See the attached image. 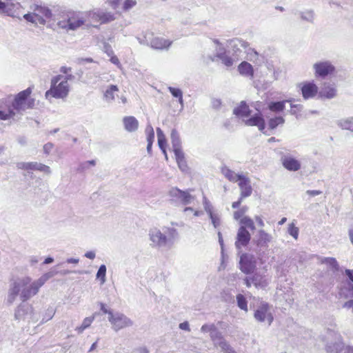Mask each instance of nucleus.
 <instances>
[{
  "instance_id": "f257e3e1",
  "label": "nucleus",
  "mask_w": 353,
  "mask_h": 353,
  "mask_svg": "<svg viewBox=\"0 0 353 353\" xmlns=\"http://www.w3.org/2000/svg\"><path fill=\"white\" fill-rule=\"evenodd\" d=\"M54 273L48 272L42 275L37 280L32 282L29 276L22 277L14 281L10 285L8 292L7 303L12 305L18 295L23 302L30 299L39 292V288L52 276Z\"/></svg>"
},
{
  "instance_id": "f03ea898",
  "label": "nucleus",
  "mask_w": 353,
  "mask_h": 353,
  "mask_svg": "<svg viewBox=\"0 0 353 353\" xmlns=\"http://www.w3.org/2000/svg\"><path fill=\"white\" fill-rule=\"evenodd\" d=\"M148 235L152 248H170L177 238L178 232L174 228L164 227L162 230L154 228L150 230Z\"/></svg>"
},
{
  "instance_id": "7ed1b4c3",
  "label": "nucleus",
  "mask_w": 353,
  "mask_h": 353,
  "mask_svg": "<svg viewBox=\"0 0 353 353\" xmlns=\"http://www.w3.org/2000/svg\"><path fill=\"white\" fill-rule=\"evenodd\" d=\"M233 113L241 117L246 125L256 126L261 132H264L265 123L262 114H255L250 117L251 110L245 101H241L240 105L234 109Z\"/></svg>"
},
{
  "instance_id": "20e7f679",
  "label": "nucleus",
  "mask_w": 353,
  "mask_h": 353,
  "mask_svg": "<svg viewBox=\"0 0 353 353\" xmlns=\"http://www.w3.org/2000/svg\"><path fill=\"white\" fill-rule=\"evenodd\" d=\"M62 75H57L51 79L50 90H47L45 97L47 99L50 97L55 99H64L70 92V85L65 80H61Z\"/></svg>"
},
{
  "instance_id": "39448f33",
  "label": "nucleus",
  "mask_w": 353,
  "mask_h": 353,
  "mask_svg": "<svg viewBox=\"0 0 353 353\" xmlns=\"http://www.w3.org/2000/svg\"><path fill=\"white\" fill-rule=\"evenodd\" d=\"M32 89H27L18 93L10 106L16 112V115L22 114L26 110L31 109L34 105V99L30 97Z\"/></svg>"
},
{
  "instance_id": "423d86ee",
  "label": "nucleus",
  "mask_w": 353,
  "mask_h": 353,
  "mask_svg": "<svg viewBox=\"0 0 353 353\" xmlns=\"http://www.w3.org/2000/svg\"><path fill=\"white\" fill-rule=\"evenodd\" d=\"M85 14L81 12H68L62 16L57 25L59 28L68 30H76L85 22Z\"/></svg>"
},
{
  "instance_id": "0eeeda50",
  "label": "nucleus",
  "mask_w": 353,
  "mask_h": 353,
  "mask_svg": "<svg viewBox=\"0 0 353 353\" xmlns=\"http://www.w3.org/2000/svg\"><path fill=\"white\" fill-rule=\"evenodd\" d=\"M325 349L327 353H339L344 348L341 335L328 329L324 336Z\"/></svg>"
},
{
  "instance_id": "6e6552de",
  "label": "nucleus",
  "mask_w": 353,
  "mask_h": 353,
  "mask_svg": "<svg viewBox=\"0 0 353 353\" xmlns=\"http://www.w3.org/2000/svg\"><path fill=\"white\" fill-rule=\"evenodd\" d=\"M254 318L257 322L267 323L270 325L274 320L271 305L265 301H261L254 310Z\"/></svg>"
},
{
  "instance_id": "1a4fd4ad",
  "label": "nucleus",
  "mask_w": 353,
  "mask_h": 353,
  "mask_svg": "<svg viewBox=\"0 0 353 353\" xmlns=\"http://www.w3.org/2000/svg\"><path fill=\"white\" fill-rule=\"evenodd\" d=\"M108 321L110 323L112 330L115 332L130 327L134 324L132 320L119 312H114L113 314L108 316Z\"/></svg>"
},
{
  "instance_id": "9d476101",
  "label": "nucleus",
  "mask_w": 353,
  "mask_h": 353,
  "mask_svg": "<svg viewBox=\"0 0 353 353\" xmlns=\"http://www.w3.org/2000/svg\"><path fill=\"white\" fill-rule=\"evenodd\" d=\"M14 319L17 321H35L37 319L35 318L33 307L31 305L27 303H21L15 310Z\"/></svg>"
},
{
  "instance_id": "9b49d317",
  "label": "nucleus",
  "mask_w": 353,
  "mask_h": 353,
  "mask_svg": "<svg viewBox=\"0 0 353 353\" xmlns=\"http://www.w3.org/2000/svg\"><path fill=\"white\" fill-rule=\"evenodd\" d=\"M313 70L314 76L316 78L325 79L328 75H331L335 71V67L333 63L327 60L319 61L314 63Z\"/></svg>"
},
{
  "instance_id": "f8f14e48",
  "label": "nucleus",
  "mask_w": 353,
  "mask_h": 353,
  "mask_svg": "<svg viewBox=\"0 0 353 353\" xmlns=\"http://www.w3.org/2000/svg\"><path fill=\"white\" fill-rule=\"evenodd\" d=\"M171 201L186 205L190 204L195 199L190 194V190L182 191L177 188H172L169 191Z\"/></svg>"
},
{
  "instance_id": "ddd939ff",
  "label": "nucleus",
  "mask_w": 353,
  "mask_h": 353,
  "mask_svg": "<svg viewBox=\"0 0 353 353\" xmlns=\"http://www.w3.org/2000/svg\"><path fill=\"white\" fill-rule=\"evenodd\" d=\"M281 161L282 165L288 171L296 172L301 168V161L290 154H283Z\"/></svg>"
},
{
  "instance_id": "4468645a",
  "label": "nucleus",
  "mask_w": 353,
  "mask_h": 353,
  "mask_svg": "<svg viewBox=\"0 0 353 353\" xmlns=\"http://www.w3.org/2000/svg\"><path fill=\"white\" fill-rule=\"evenodd\" d=\"M299 86L304 99H312L319 94V88L314 81L303 82Z\"/></svg>"
},
{
  "instance_id": "2eb2a0df",
  "label": "nucleus",
  "mask_w": 353,
  "mask_h": 353,
  "mask_svg": "<svg viewBox=\"0 0 353 353\" xmlns=\"http://www.w3.org/2000/svg\"><path fill=\"white\" fill-rule=\"evenodd\" d=\"M32 11H34V14L36 15L38 23L42 25L46 23V19H50L52 17L51 10L45 6L34 4L31 6Z\"/></svg>"
},
{
  "instance_id": "dca6fc26",
  "label": "nucleus",
  "mask_w": 353,
  "mask_h": 353,
  "mask_svg": "<svg viewBox=\"0 0 353 353\" xmlns=\"http://www.w3.org/2000/svg\"><path fill=\"white\" fill-rule=\"evenodd\" d=\"M17 168L26 170H39L48 174L51 173L49 166L37 162H19L17 163Z\"/></svg>"
},
{
  "instance_id": "f3484780",
  "label": "nucleus",
  "mask_w": 353,
  "mask_h": 353,
  "mask_svg": "<svg viewBox=\"0 0 353 353\" xmlns=\"http://www.w3.org/2000/svg\"><path fill=\"white\" fill-rule=\"evenodd\" d=\"M256 268L254 257L249 254H243L240 260V269L245 274L252 273Z\"/></svg>"
},
{
  "instance_id": "a211bd4d",
  "label": "nucleus",
  "mask_w": 353,
  "mask_h": 353,
  "mask_svg": "<svg viewBox=\"0 0 353 353\" xmlns=\"http://www.w3.org/2000/svg\"><path fill=\"white\" fill-rule=\"evenodd\" d=\"M251 239V234L244 227H239L237 231L235 246L237 250H240L242 247H245Z\"/></svg>"
},
{
  "instance_id": "6ab92c4d",
  "label": "nucleus",
  "mask_w": 353,
  "mask_h": 353,
  "mask_svg": "<svg viewBox=\"0 0 353 353\" xmlns=\"http://www.w3.org/2000/svg\"><path fill=\"white\" fill-rule=\"evenodd\" d=\"M272 239L273 237L270 234L266 232L264 230L261 229L258 230L254 241L258 247L267 248L268 246V243L272 241Z\"/></svg>"
},
{
  "instance_id": "aec40b11",
  "label": "nucleus",
  "mask_w": 353,
  "mask_h": 353,
  "mask_svg": "<svg viewBox=\"0 0 353 353\" xmlns=\"http://www.w3.org/2000/svg\"><path fill=\"white\" fill-rule=\"evenodd\" d=\"M336 96V89L334 85L324 83L319 92V97L321 99H333Z\"/></svg>"
},
{
  "instance_id": "412c9836",
  "label": "nucleus",
  "mask_w": 353,
  "mask_h": 353,
  "mask_svg": "<svg viewBox=\"0 0 353 353\" xmlns=\"http://www.w3.org/2000/svg\"><path fill=\"white\" fill-rule=\"evenodd\" d=\"M239 186L241 189V199L248 197L251 195L252 189L250 185V181L248 177H246L245 176H243L239 181Z\"/></svg>"
},
{
  "instance_id": "4be33fe9",
  "label": "nucleus",
  "mask_w": 353,
  "mask_h": 353,
  "mask_svg": "<svg viewBox=\"0 0 353 353\" xmlns=\"http://www.w3.org/2000/svg\"><path fill=\"white\" fill-rule=\"evenodd\" d=\"M252 282L256 288H265L270 283V278L265 274L256 272L252 276Z\"/></svg>"
},
{
  "instance_id": "5701e85b",
  "label": "nucleus",
  "mask_w": 353,
  "mask_h": 353,
  "mask_svg": "<svg viewBox=\"0 0 353 353\" xmlns=\"http://www.w3.org/2000/svg\"><path fill=\"white\" fill-rule=\"evenodd\" d=\"M123 123L125 130L129 132H135L139 128L138 120L132 116L125 117Z\"/></svg>"
},
{
  "instance_id": "b1692460",
  "label": "nucleus",
  "mask_w": 353,
  "mask_h": 353,
  "mask_svg": "<svg viewBox=\"0 0 353 353\" xmlns=\"http://www.w3.org/2000/svg\"><path fill=\"white\" fill-rule=\"evenodd\" d=\"M172 42L163 38L155 37L150 41V46L152 48L157 50L168 49L171 45Z\"/></svg>"
},
{
  "instance_id": "393cba45",
  "label": "nucleus",
  "mask_w": 353,
  "mask_h": 353,
  "mask_svg": "<svg viewBox=\"0 0 353 353\" xmlns=\"http://www.w3.org/2000/svg\"><path fill=\"white\" fill-rule=\"evenodd\" d=\"M238 70L241 74L250 78L253 77L254 70L250 63L243 61L239 65Z\"/></svg>"
},
{
  "instance_id": "a878e982",
  "label": "nucleus",
  "mask_w": 353,
  "mask_h": 353,
  "mask_svg": "<svg viewBox=\"0 0 353 353\" xmlns=\"http://www.w3.org/2000/svg\"><path fill=\"white\" fill-rule=\"evenodd\" d=\"M221 172L229 181L232 182L239 181L244 176L243 174L235 173L227 167H223L221 168Z\"/></svg>"
},
{
  "instance_id": "bb28decb",
  "label": "nucleus",
  "mask_w": 353,
  "mask_h": 353,
  "mask_svg": "<svg viewBox=\"0 0 353 353\" xmlns=\"http://www.w3.org/2000/svg\"><path fill=\"white\" fill-rule=\"evenodd\" d=\"M171 142L174 153L177 151H182L180 136L175 129H173L171 132Z\"/></svg>"
},
{
  "instance_id": "cd10ccee",
  "label": "nucleus",
  "mask_w": 353,
  "mask_h": 353,
  "mask_svg": "<svg viewBox=\"0 0 353 353\" xmlns=\"http://www.w3.org/2000/svg\"><path fill=\"white\" fill-rule=\"evenodd\" d=\"M336 124L342 130L353 132V117L341 119L337 121Z\"/></svg>"
},
{
  "instance_id": "c85d7f7f",
  "label": "nucleus",
  "mask_w": 353,
  "mask_h": 353,
  "mask_svg": "<svg viewBox=\"0 0 353 353\" xmlns=\"http://www.w3.org/2000/svg\"><path fill=\"white\" fill-rule=\"evenodd\" d=\"M174 155L179 168L183 172H187L188 170V167L185 159L183 152L177 151V152L174 153Z\"/></svg>"
},
{
  "instance_id": "c756f323",
  "label": "nucleus",
  "mask_w": 353,
  "mask_h": 353,
  "mask_svg": "<svg viewBox=\"0 0 353 353\" xmlns=\"http://www.w3.org/2000/svg\"><path fill=\"white\" fill-rule=\"evenodd\" d=\"M286 102H292V100H285L277 102H270L268 103V108L273 112H281L285 109Z\"/></svg>"
},
{
  "instance_id": "7c9ffc66",
  "label": "nucleus",
  "mask_w": 353,
  "mask_h": 353,
  "mask_svg": "<svg viewBox=\"0 0 353 353\" xmlns=\"http://www.w3.org/2000/svg\"><path fill=\"white\" fill-rule=\"evenodd\" d=\"M94 15L103 23H108L115 19L114 14L108 12L98 11L95 12Z\"/></svg>"
},
{
  "instance_id": "2f4dec72",
  "label": "nucleus",
  "mask_w": 353,
  "mask_h": 353,
  "mask_svg": "<svg viewBox=\"0 0 353 353\" xmlns=\"http://www.w3.org/2000/svg\"><path fill=\"white\" fill-rule=\"evenodd\" d=\"M16 117V112L10 105L6 110H0V119L1 120L14 119Z\"/></svg>"
},
{
  "instance_id": "473e14b6",
  "label": "nucleus",
  "mask_w": 353,
  "mask_h": 353,
  "mask_svg": "<svg viewBox=\"0 0 353 353\" xmlns=\"http://www.w3.org/2000/svg\"><path fill=\"white\" fill-rule=\"evenodd\" d=\"M94 318H95L94 315L85 318L83 319L81 325L75 328V330L77 332V333L81 334L85 329L90 327L92 323L94 321Z\"/></svg>"
},
{
  "instance_id": "72a5a7b5",
  "label": "nucleus",
  "mask_w": 353,
  "mask_h": 353,
  "mask_svg": "<svg viewBox=\"0 0 353 353\" xmlns=\"http://www.w3.org/2000/svg\"><path fill=\"white\" fill-rule=\"evenodd\" d=\"M119 90L117 85H111L104 92L103 97L106 101L112 102L114 99V93Z\"/></svg>"
},
{
  "instance_id": "f704fd0d",
  "label": "nucleus",
  "mask_w": 353,
  "mask_h": 353,
  "mask_svg": "<svg viewBox=\"0 0 353 353\" xmlns=\"http://www.w3.org/2000/svg\"><path fill=\"white\" fill-rule=\"evenodd\" d=\"M284 123L285 119L281 116L270 118L268 122V126L271 130L275 129L277 126L279 125H283Z\"/></svg>"
},
{
  "instance_id": "c9c22d12",
  "label": "nucleus",
  "mask_w": 353,
  "mask_h": 353,
  "mask_svg": "<svg viewBox=\"0 0 353 353\" xmlns=\"http://www.w3.org/2000/svg\"><path fill=\"white\" fill-rule=\"evenodd\" d=\"M157 138H158V144L160 149L162 150L163 153H165V145H166V139L165 136L163 134V131L161 128H157Z\"/></svg>"
},
{
  "instance_id": "e433bc0d",
  "label": "nucleus",
  "mask_w": 353,
  "mask_h": 353,
  "mask_svg": "<svg viewBox=\"0 0 353 353\" xmlns=\"http://www.w3.org/2000/svg\"><path fill=\"white\" fill-rule=\"evenodd\" d=\"M239 223L241 224L240 227H244L245 229L249 228L252 230H255L254 223L249 216H243L240 219Z\"/></svg>"
},
{
  "instance_id": "4c0bfd02",
  "label": "nucleus",
  "mask_w": 353,
  "mask_h": 353,
  "mask_svg": "<svg viewBox=\"0 0 353 353\" xmlns=\"http://www.w3.org/2000/svg\"><path fill=\"white\" fill-rule=\"evenodd\" d=\"M236 301L237 305L241 310L246 312L248 311V301L243 294H239L236 295Z\"/></svg>"
},
{
  "instance_id": "58836bf2",
  "label": "nucleus",
  "mask_w": 353,
  "mask_h": 353,
  "mask_svg": "<svg viewBox=\"0 0 353 353\" xmlns=\"http://www.w3.org/2000/svg\"><path fill=\"white\" fill-rule=\"evenodd\" d=\"M216 57L220 59L222 63L228 67L232 65L233 60L231 57L226 55L223 50L217 53Z\"/></svg>"
},
{
  "instance_id": "ea45409f",
  "label": "nucleus",
  "mask_w": 353,
  "mask_h": 353,
  "mask_svg": "<svg viewBox=\"0 0 353 353\" xmlns=\"http://www.w3.org/2000/svg\"><path fill=\"white\" fill-rule=\"evenodd\" d=\"M216 347H220L221 350L225 353H232V349L228 343L223 338L221 341H219L217 343Z\"/></svg>"
},
{
  "instance_id": "a19ab883",
  "label": "nucleus",
  "mask_w": 353,
  "mask_h": 353,
  "mask_svg": "<svg viewBox=\"0 0 353 353\" xmlns=\"http://www.w3.org/2000/svg\"><path fill=\"white\" fill-rule=\"evenodd\" d=\"M210 339L212 341L214 346H217V343L219 341L223 339L221 333L219 331L218 328L216 327L215 330L210 334Z\"/></svg>"
},
{
  "instance_id": "79ce46f5",
  "label": "nucleus",
  "mask_w": 353,
  "mask_h": 353,
  "mask_svg": "<svg viewBox=\"0 0 353 353\" xmlns=\"http://www.w3.org/2000/svg\"><path fill=\"white\" fill-rule=\"evenodd\" d=\"M106 266L101 265L97 273V279H100L101 283L103 284L105 282Z\"/></svg>"
},
{
  "instance_id": "37998d69",
  "label": "nucleus",
  "mask_w": 353,
  "mask_h": 353,
  "mask_svg": "<svg viewBox=\"0 0 353 353\" xmlns=\"http://www.w3.org/2000/svg\"><path fill=\"white\" fill-rule=\"evenodd\" d=\"M145 134L147 136V141L152 144L154 139V132L152 126L148 124L145 128Z\"/></svg>"
},
{
  "instance_id": "c03bdc74",
  "label": "nucleus",
  "mask_w": 353,
  "mask_h": 353,
  "mask_svg": "<svg viewBox=\"0 0 353 353\" xmlns=\"http://www.w3.org/2000/svg\"><path fill=\"white\" fill-rule=\"evenodd\" d=\"M301 17L303 20L312 22L314 19V14L312 10H306L301 13Z\"/></svg>"
},
{
  "instance_id": "a18cd8bd",
  "label": "nucleus",
  "mask_w": 353,
  "mask_h": 353,
  "mask_svg": "<svg viewBox=\"0 0 353 353\" xmlns=\"http://www.w3.org/2000/svg\"><path fill=\"white\" fill-rule=\"evenodd\" d=\"M248 208L247 206H243L239 210L234 212V219L235 220H239L245 216V214L248 212Z\"/></svg>"
},
{
  "instance_id": "49530a36",
  "label": "nucleus",
  "mask_w": 353,
  "mask_h": 353,
  "mask_svg": "<svg viewBox=\"0 0 353 353\" xmlns=\"http://www.w3.org/2000/svg\"><path fill=\"white\" fill-rule=\"evenodd\" d=\"M288 233L293 236L295 239H298L299 228L295 226L294 223H292L288 226Z\"/></svg>"
},
{
  "instance_id": "de8ad7c7",
  "label": "nucleus",
  "mask_w": 353,
  "mask_h": 353,
  "mask_svg": "<svg viewBox=\"0 0 353 353\" xmlns=\"http://www.w3.org/2000/svg\"><path fill=\"white\" fill-rule=\"evenodd\" d=\"M208 215L211 219L212 223L214 225V227L215 228L219 227L221 224V219H220L219 215L218 214H215L214 212L212 213L211 214H208Z\"/></svg>"
},
{
  "instance_id": "09e8293b",
  "label": "nucleus",
  "mask_w": 353,
  "mask_h": 353,
  "mask_svg": "<svg viewBox=\"0 0 353 353\" xmlns=\"http://www.w3.org/2000/svg\"><path fill=\"white\" fill-rule=\"evenodd\" d=\"M216 325L213 323L211 324H204L201 327V331L203 333L209 332L210 334L215 330Z\"/></svg>"
},
{
  "instance_id": "8fccbe9b",
  "label": "nucleus",
  "mask_w": 353,
  "mask_h": 353,
  "mask_svg": "<svg viewBox=\"0 0 353 353\" xmlns=\"http://www.w3.org/2000/svg\"><path fill=\"white\" fill-rule=\"evenodd\" d=\"M23 18L27 21L31 22L32 23H38V20L37 19V17H36V15L34 14V11H32V12H30V13L24 14L23 15Z\"/></svg>"
},
{
  "instance_id": "3c124183",
  "label": "nucleus",
  "mask_w": 353,
  "mask_h": 353,
  "mask_svg": "<svg viewBox=\"0 0 353 353\" xmlns=\"http://www.w3.org/2000/svg\"><path fill=\"white\" fill-rule=\"evenodd\" d=\"M203 207L205 210V212L208 214H211L213 213L212 212V206L210 203V202L207 199L205 196L203 197Z\"/></svg>"
},
{
  "instance_id": "603ef678",
  "label": "nucleus",
  "mask_w": 353,
  "mask_h": 353,
  "mask_svg": "<svg viewBox=\"0 0 353 353\" xmlns=\"http://www.w3.org/2000/svg\"><path fill=\"white\" fill-rule=\"evenodd\" d=\"M168 90L174 97L179 98L183 96V92L179 88L168 87Z\"/></svg>"
},
{
  "instance_id": "864d4df0",
  "label": "nucleus",
  "mask_w": 353,
  "mask_h": 353,
  "mask_svg": "<svg viewBox=\"0 0 353 353\" xmlns=\"http://www.w3.org/2000/svg\"><path fill=\"white\" fill-rule=\"evenodd\" d=\"M321 262L323 263L328 264L333 268H336L338 265L337 261H336V259L334 258H330V257L324 258L323 259H322Z\"/></svg>"
},
{
  "instance_id": "5fc2aeb1",
  "label": "nucleus",
  "mask_w": 353,
  "mask_h": 353,
  "mask_svg": "<svg viewBox=\"0 0 353 353\" xmlns=\"http://www.w3.org/2000/svg\"><path fill=\"white\" fill-rule=\"evenodd\" d=\"M95 165H96L95 160L87 161L83 162L80 165V168L81 170H84L88 169L90 166H94Z\"/></svg>"
},
{
  "instance_id": "6e6d98bb",
  "label": "nucleus",
  "mask_w": 353,
  "mask_h": 353,
  "mask_svg": "<svg viewBox=\"0 0 353 353\" xmlns=\"http://www.w3.org/2000/svg\"><path fill=\"white\" fill-rule=\"evenodd\" d=\"M137 4L136 0H126L123 4V10L127 11Z\"/></svg>"
},
{
  "instance_id": "4d7b16f0",
  "label": "nucleus",
  "mask_w": 353,
  "mask_h": 353,
  "mask_svg": "<svg viewBox=\"0 0 353 353\" xmlns=\"http://www.w3.org/2000/svg\"><path fill=\"white\" fill-rule=\"evenodd\" d=\"M100 309L103 314H108V316H110L111 314H113L114 312L112 310L108 309L105 307V305L103 303H100Z\"/></svg>"
},
{
  "instance_id": "13d9d810",
  "label": "nucleus",
  "mask_w": 353,
  "mask_h": 353,
  "mask_svg": "<svg viewBox=\"0 0 353 353\" xmlns=\"http://www.w3.org/2000/svg\"><path fill=\"white\" fill-rule=\"evenodd\" d=\"M345 274L348 276L350 280L353 282V270H346ZM349 286L350 288L351 294L353 295V285L349 284Z\"/></svg>"
},
{
  "instance_id": "bf43d9fd",
  "label": "nucleus",
  "mask_w": 353,
  "mask_h": 353,
  "mask_svg": "<svg viewBox=\"0 0 353 353\" xmlns=\"http://www.w3.org/2000/svg\"><path fill=\"white\" fill-rule=\"evenodd\" d=\"M53 147H54V145L52 143H47L46 144H45L43 145V152L46 154H48L52 150Z\"/></svg>"
},
{
  "instance_id": "052dcab7",
  "label": "nucleus",
  "mask_w": 353,
  "mask_h": 353,
  "mask_svg": "<svg viewBox=\"0 0 353 353\" xmlns=\"http://www.w3.org/2000/svg\"><path fill=\"white\" fill-rule=\"evenodd\" d=\"M179 328L185 330L188 332L190 331V325L188 321H184L183 323H181L179 325Z\"/></svg>"
},
{
  "instance_id": "680f3d73",
  "label": "nucleus",
  "mask_w": 353,
  "mask_h": 353,
  "mask_svg": "<svg viewBox=\"0 0 353 353\" xmlns=\"http://www.w3.org/2000/svg\"><path fill=\"white\" fill-rule=\"evenodd\" d=\"M212 105L214 109H219L221 105V101L220 99H214L212 101Z\"/></svg>"
},
{
  "instance_id": "e2e57ef3",
  "label": "nucleus",
  "mask_w": 353,
  "mask_h": 353,
  "mask_svg": "<svg viewBox=\"0 0 353 353\" xmlns=\"http://www.w3.org/2000/svg\"><path fill=\"white\" fill-rule=\"evenodd\" d=\"M291 108H292L290 110L291 114H296L295 109H296L298 111H301V108H302V105L291 104Z\"/></svg>"
},
{
  "instance_id": "0e129e2a",
  "label": "nucleus",
  "mask_w": 353,
  "mask_h": 353,
  "mask_svg": "<svg viewBox=\"0 0 353 353\" xmlns=\"http://www.w3.org/2000/svg\"><path fill=\"white\" fill-rule=\"evenodd\" d=\"M322 193L320 190H307L306 194L311 196H315L321 194Z\"/></svg>"
},
{
  "instance_id": "69168bd1",
  "label": "nucleus",
  "mask_w": 353,
  "mask_h": 353,
  "mask_svg": "<svg viewBox=\"0 0 353 353\" xmlns=\"http://www.w3.org/2000/svg\"><path fill=\"white\" fill-rule=\"evenodd\" d=\"M343 307L346 308V309H352V312H353V299L350 300V301L345 302L343 304Z\"/></svg>"
},
{
  "instance_id": "338daca9",
  "label": "nucleus",
  "mask_w": 353,
  "mask_h": 353,
  "mask_svg": "<svg viewBox=\"0 0 353 353\" xmlns=\"http://www.w3.org/2000/svg\"><path fill=\"white\" fill-rule=\"evenodd\" d=\"M95 252L94 251H89L85 252V256L90 259H94L95 258Z\"/></svg>"
},
{
  "instance_id": "774afa93",
  "label": "nucleus",
  "mask_w": 353,
  "mask_h": 353,
  "mask_svg": "<svg viewBox=\"0 0 353 353\" xmlns=\"http://www.w3.org/2000/svg\"><path fill=\"white\" fill-rule=\"evenodd\" d=\"M244 282H245V285H246L248 288L251 287V285L253 284V283L252 282V276H247V277L244 279Z\"/></svg>"
}]
</instances>
